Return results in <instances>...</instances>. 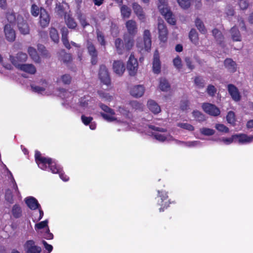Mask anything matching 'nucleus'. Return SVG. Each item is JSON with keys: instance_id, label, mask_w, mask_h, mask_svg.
<instances>
[{"instance_id": "f257e3e1", "label": "nucleus", "mask_w": 253, "mask_h": 253, "mask_svg": "<svg viewBox=\"0 0 253 253\" xmlns=\"http://www.w3.org/2000/svg\"><path fill=\"white\" fill-rule=\"evenodd\" d=\"M158 9L162 15L164 16L167 22L172 25L176 24L174 15L169 8L167 0H158Z\"/></svg>"}, {"instance_id": "f03ea898", "label": "nucleus", "mask_w": 253, "mask_h": 253, "mask_svg": "<svg viewBox=\"0 0 253 253\" xmlns=\"http://www.w3.org/2000/svg\"><path fill=\"white\" fill-rule=\"evenodd\" d=\"M152 45L151 34L149 30H145L143 33V41H137L136 46L140 51L149 52Z\"/></svg>"}, {"instance_id": "7ed1b4c3", "label": "nucleus", "mask_w": 253, "mask_h": 253, "mask_svg": "<svg viewBox=\"0 0 253 253\" xmlns=\"http://www.w3.org/2000/svg\"><path fill=\"white\" fill-rule=\"evenodd\" d=\"M156 199L158 205L160 206L159 208L160 212L164 211L171 203L169 199L168 192L164 190L158 191V196Z\"/></svg>"}, {"instance_id": "20e7f679", "label": "nucleus", "mask_w": 253, "mask_h": 253, "mask_svg": "<svg viewBox=\"0 0 253 253\" xmlns=\"http://www.w3.org/2000/svg\"><path fill=\"white\" fill-rule=\"evenodd\" d=\"M35 159L38 167L42 170H47L49 165L53 164V159L49 157H45L38 150H36L35 153Z\"/></svg>"}, {"instance_id": "39448f33", "label": "nucleus", "mask_w": 253, "mask_h": 253, "mask_svg": "<svg viewBox=\"0 0 253 253\" xmlns=\"http://www.w3.org/2000/svg\"><path fill=\"white\" fill-rule=\"evenodd\" d=\"M99 106L106 113H100L101 117L105 120L109 122H112L117 120V118L114 116L115 112L113 109L102 103H100Z\"/></svg>"}, {"instance_id": "423d86ee", "label": "nucleus", "mask_w": 253, "mask_h": 253, "mask_svg": "<svg viewBox=\"0 0 253 253\" xmlns=\"http://www.w3.org/2000/svg\"><path fill=\"white\" fill-rule=\"evenodd\" d=\"M99 106L106 113H100L101 117L105 120L109 122H112L117 120V118L114 116L115 112L113 109L102 103H100Z\"/></svg>"}, {"instance_id": "0eeeda50", "label": "nucleus", "mask_w": 253, "mask_h": 253, "mask_svg": "<svg viewBox=\"0 0 253 253\" xmlns=\"http://www.w3.org/2000/svg\"><path fill=\"white\" fill-rule=\"evenodd\" d=\"M158 38L160 44L166 43L168 41V30L163 20H159L158 24Z\"/></svg>"}, {"instance_id": "6e6552de", "label": "nucleus", "mask_w": 253, "mask_h": 253, "mask_svg": "<svg viewBox=\"0 0 253 253\" xmlns=\"http://www.w3.org/2000/svg\"><path fill=\"white\" fill-rule=\"evenodd\" d=\"M138 63L136 58L133 54H131L126 64V69L131 76H134L138 70Z\"/></svg>"}, {"instance_id": "1a4fd4ad", "label": "nucleus", "mask_w": 253, "mask_h": 253, "mask_svg": "<svg viewBox=\"0 0 253 253\" xmlns=\"http://www.w3.org/2000/svg\"><path fill=\"white\" fill-rule=\"evenodd\" d=\"M27 55L22 52H18L15 56L13 55L9 56V59L12 64L17 68L23 64L27 59Z\"/></svg>"}, {"instance_id": "9d476101", "label": "nucleus", "mask_w": 253, "mask_h": 253, "mask_svg": "<svg viewBox=\"0 0 253 253\" xmlns=\"http://www.w3.org/2000/svg\"><path fill=\"white\" fill-rule=\"evenodd\" d=\"M86 48L88 53L91 56V63L92 65H96L98 61V52L94 44L90 41L86 42Z\"/></svg>"}, {"instance_id": "9b49d317", "label": "nucleus", "mask_w": 253, "mask_h": 253, "mask_svg": "<svg viewBox=\"0 0 253 253\" xmlns=\"http://www.w3.org/2000/svg\"><path fill=\"white\" fill-rule=\"evenodd\" d=\"M23 247L26 253H41L42 252V248L36 245L33 240H27Z\"/></svg>"}, {"instance_id": "f8f14e48", "label": "nucleus", "mask_w": 253, "mask_h": 253, "mask_svg": "<svg viewBox=\"0 0 253 253\" xmlns=\"http://www.w3.org/2000/svg\"><path fill=\"white\" fill-rule=\"evenodd\" d=\"M98 76L99 78L102 83L107 85L110 84V77L108 69L105 65H101L100 66Z\"/></svg>"}, {"instance_id": "ddd939ff", "label": "nucleus", "mask_w": 253, "mask_h": 253, "mask_svg": "<svg viewBox=\"0 0 253 253\" xmlns=\"http://www.w3.org/2000/svg\"><path fill=\"white\" fill-rule=\"evenodd\" d=\"M202 107L207 114L211 116H217L220 114L219 109L214 104L209 103H204L202 105Z\"/></svg>"}, {"instance_id": "4468645a", "label": "nucleus", "mask_w": 253, "mask_h": 253, "mask_svg": "<svg viewBox=\"0 0 253 253\" xmlns=\"http://www.w3.org/2000/svg\"><path fill=\"white\" fill-rule=\"evenodd\" d=\"M152 70L154 73L156 74H159L161 71V62L160 59L159 52L157 49L154 52Z\"/></svg>"}, {"instance_id": "2eb2a0df", "label": "nucleus", "mask_w": 253, "mask_h": 253, "mask_svg": "<svg viewBox=\"0 0 253 253\" xmlns=\"http://www.w3.org/2000/svg\"><path fill=\"white\" fill-rule=\"evenodd\" d=\"M227 90L232 99L235 101H239L241 99V95L238 88L233 84L227 85Z\"/></svg>"}, {"instance_id": "dca6fc26", "label": "nucleus", "mask_w": 253, "mask_h": 253, "mask_svg": "<svg viewBox=\"0 0 253 253\" xmlns=\"http://www.w3.org/2000/svg\"><path fill=\"white\" fill-rule=\"evenodd\" d=\"M17 27L20 33L23 35L29 34L30 28L27 23L23 19L22 17L18 16Z\"/></svg>"}, {"instance_id": "f3484780", "label": "nucleus", "mask_w": 253, "mask_h": 253, "mask_svg": "<svg viewBox=\"0 0 253 253\" xmlns=\"http://www.w3.org/2000/svg\"><path fill=\"white\" fill-rule=\"evenodd\" d=\"M50 22V17L45 9H40V16L39 23L41 27L45 28L48 26Z\"/></svg>"}, {"instance_id": "a211bd4d", "label": "nucleus", "mask_w": 253, "mask_h": 253, "mask_svg": "<svg viewBox=\"0 0 253 253\" xmlns=\"http://www.w3.org/2000/svg\"><path fill=\"white\" fill-rule=\"evenodd\" d=\"M4 32L6 40L9 42H13L16 38V34L14 30L10 24H6L4 27Z\"/></svg>"}, {"instance_id": "6ab92c4d", "label": "nucleus", "mask_w": 253, "mask_h": 253, "mask_svg": "<svg viewBox=\"0 0 253 253\" xmlns=\"http://www.w3.org/2000/svg\"><path fill=\"white\" fill-rule=\"evenodd\" d=\"M125 25L129 36L134 37L138 31L136 22L133 20H129L126 22Z\"/></svg>"}, {"instance_id": "aec40b11", "label": "nucleus", "mask_w": 253, "mask_h": 253, "mask_svg": "<svg viewBox=\"0 0 253 253\" xmlns=\"http://www.w3.org/2000/svg\"><path fill=\"white\" fill-rule=\"evenodd\" d=\"M132 7L134 13L137 16L138 19L142 22H144L145 15L142 7L137 2H133Z\"/></svg>"}, {"instance_id": "412c9836", "label": "nucleus", "mask_w": 253, "mask_h": 253, "mask_svg": "<svg viewBox=\"0 0 253 253\" xmlns=\"http://www.w3.org/2000/svg\"><path fill=\"white\" fill-rule=\"evenodd\" d=\"M235 137L236 142H238L240 144L249 143L253 141V136H248L244 133H239L234 134Z\"/></svg>"}, {"instance_id": "4be33fe9", "label": "nucleus", "mask_w": 253, "mask_h": 253, "mask_svg": "<svg viewBox=\"0 0 253 253\" xmlns=\"http://www.w3.org/2000/svg\"><path fill=\"white\" fill-rule=\"evenodd\" d=\"M113 69L114 72L119 76H122L125 71L124 64L121 60H115L114 61Z\"/></svg>"}, {"instance_id": "5701e85b", "label": "nucleus", "mask_w": 253, "mask_h": 253, "mask_svg": "<svg viewBox=\"0 0 253 253\" xmlns=\"http://www.w3.org/2000/svg\"><path fill=\"white\" fill-rule=\"evenodd\" d=\"M145 91L144 87L142 85H137L134 86L130 90V94L132 96L138 98L141 97Z\"/></svg>"}, {"instance_id": "b1692460", "label": "nucleus", "mask_w": 253, "mask_h": 253, "mask_svg": "<svg viewBox=\"0 0 253 253\" xmlns=\"http://www.w3.org/2000/svg\"><path fill=\"white\" fill-rule=\"evenodd\" d=\"M25 203L32 210H35L40 208V204L38 200L33 197H29L25 199Z\"/></svg>"}, {"instance_id": "393cba45", "label": "nucleus", "mask_w": 253, "mask_h": 253, "mask_svg": "<svg viewBox=\"0 0 253 253\" xmlns=\"http://www.w3.org/2000/svg\"><path fill=\"white\" fill-rule=\"evenodd\" d=\"M224 65L230 73H235L237 70L236 63L231 58H226L224 61Z\"/></svg>"}, {"instance_id": "a878e982", "label": "nucleus", "mask_w": 253, "mask_h": 253, "mask_svg": "<svg viewBox=\"0 0 253 253\" xmlns=\"http://www.w3.org/2000/svg\"><path fill=\"white\" fill-rule=\"evenodd\" d=\"M61 40L63 42V44L65 46L66 48L68 49H70L71 48L70 43L68 39V30L65 27H63L61 29Z\"/></svg>"}, {"instance_id": "bb28decb", "label": "nucleus", "mask_w": 253, "mask_h": 253, "mask_svg": "<svg viewBox=\"0 0 253 253\" xmlns=\"http://www.w3.org/2000/svg\"><path fill=\"white\" fill-rule=\"evenodd\" d=\"M115 48L119 55L123 54L126 51L123 41L121 38H117L114 42Z\"/></svg>"}, {"instance_id": "cd10ccee", "label": "nucleus", "mask_w": 253, "mask_h": 253, "mask_svg": "<svg viewBox=\"0 0 253 253\" xmlns=\"http://www.w3.org/2000/svg\"><path fill=\"white\" fill-rule=\"evenodd\" d=\"M18 69L32 75L35 74L36 72V68L33 64H23L20 66Z\"/></svg>"}, {"instance_id": "c85d7f7f", "label": "nucleus", "mask_w": 253, "mask_h": 253, "mask_svg": "<svg viewBox=\"0 0 253 253\" xmlns=\"http://www.w3.org/2000/svg\"><path fill=\"white\" fill-rule=\"evenodd\" d=\"M147 106L149 110L154 114H157L161 112L160 106L154 100H148Z\"/></svg>"}, {"instance_id": "c756f323", "label": "nucleus", "mask_w": 253, "mask_h": 253, "mask_svg": "<svg viewBox=\"0 0 253 253\" xmlns=\"http://www.w3.org/2000/svg\"><path fill=\"white\" fill-rule=\"evenodd\" d=\"M231 38L233 41L235 42H240L242 40L241 35L240 31L236 26H233L230 31Z\"/></svg>"}, {"instance_id": "7c9ffc66", "label": "nucleus", "mask_w": 253, "mask_h": 253, "mask_svg": "<svg viewBox=\"0 0 253 253\" xmlns=\"http://www.w3.org/2000/svg\"><path fill=\"white\" fill-rule=\"evenodd\" d=\"M28 52L31 58L36 63H40L41 59L35 48L33 47H29Z\"/></svg>"}, {"instance_id": "2f4dec72", "label": "nucleus", "mask_w": 253, "mask_h": 253, "mask_svg": "<svg viewBox=\"0 0 253 253\" xmlns=\"http://www.w3.org/2000/svg\"><path fill=\"white\" fill-rule=\"evenodd\" d=\"M96 39L100 44L103 46L105 49L107 42L105 40V36L104 33L99 30H96Z\"/></svg>"}, {"instance_id": "473e14b6", "label": "nucleus", "mask_w": 253, "mask_h": 253, "mask_svg": "<svg viewBox=\"0 0 253 253\" xmlns=\"http://www.w3.org/2000/svg\"><path fill=\"white\" fill-rule=\"evenodd\" d=\"M121 16L123 18H128L131 13V9L126 5H122L120 8Z\"/></svg>"}, {"instance_id": "72a5a7b5", "label": "nucleus", "mask_w": 253, "mask_h": 253, "mask_svg": "<svg viewBox=\"0 0 253 253\" xmlns=\"http://www.w3.org/2000/svg\"><path fill=\"white\" fill-rule=\"evenodd\" d=\"M65 23L67 27L70 29H75L77 26V24L74 19L70 15H65Z\"/></svg>"}, {"instance_id": "f704fd0d", "label": "nucleus", "mask_w": 253, "mask_h": 253, "mask_svg": "<svg viewBox=\"0 0 253 253\" xmlns=\"http://www.w3.org/2000/svg\"><path fill=\"white\" fill-rule=\"evenodd\" d=\"M134 37L129 36L128 37H124L125 47L126 51H129L133 46L134 44Z\"/></svg>"}, {"instance_id": "c9c22d12", "label": "nucleus", "mask_w": 253, "mask_h": 253, "mask_svg": "<svg viewBox=\"0 0 253 253\" xmlns=\"http://www.w3.org/2000/svg\"><path fill=\"white\" fill-rule=\"evenodd\" d=\"M189 37L191 42L195 45L199 43V37L198 33L194 29H192L189 32Z\"/></svg>"}, {"instance_id": "e433bc0d", "label": "nucleus", "mask_w": 253, "mask_h": 253, "mask_svg": "<svg viewBox=\"0 0 253 253\" xmlns=\"http://www.w3.org/2000/svg\"><path fill=\"white\" fill-rule=\"evenodd\" d=\"M212 33L216 41L218 42L219 44H221L224 39V37L222 33L217 29L214 28L212 30Z\"/></svg>"}, {"instance_id": "4c0bfd02", "label": "nucleus", "mask_w": 253, "mask_h": 253, "mask_svg": "<svg viewBox=\"0 0 253 253\" xmlns=\"http://www.w3.org/2000/svg\"><path fill=\"white\" fill-rule=\"evenodd\" d=\"M5 16L9 23L11 24L15 23L16 20V14L12 10H8L6 13Z\"/></svg>"}, {"instance_id": "58836bf2", "label": "nucleus", "mask_w": 253, "mask_h": 253, "mask_svg": "<svg viewBox=\"0 0 253 253\" xmlns=\"http://www.w3.org/2000/svg\"><path fill=\"white\" fill-rule=\"evenodd\" d=\"M195 26L198 30L203 34L207 33V30L205 27L203 21L199 18H197L195 20Z\"/></svg>"}, {"instance_id": "ea45409f", "label": "nucleus", "mask_w": 253, "mask_h": 253, "mask_svg": "<svg viewBox=\"0 0 253 253\" xmlns=\"http://www.w3.org/2000/svg\"><path fill=\"white\" fill-rule=\"evenodd\" d=\"M170 85L168 81L165 78L160 80L159 87L162 91H167L170 88Z\"/></svg>"}, {"instance_id": "a19ab883", "label": "nucleus", "mask_w": 253, "mask_h": 253, "mask_svg": "<svg viewBox=\"0 0 253 253\" xmlns=\"http://www.w3.org/2000/svg\"><path fill=\"white\" fill-rule=\"evenodd\" d=\"M11 212L13 217L15 218H18L20 217L22 215L21 208L17 204H15L13 206Z\"/></svg>"}, {"instance_id": "79ce46f5", "label": "nucleus", "mask_w": 253, "mask_h": 253, "mask_svg": "<svg viewBox=\"0 0 253 253\" xmlns=\"http://www.w3.org/2000/svg\"><path fill=\"white\" fill-rule=\"evenodd\" d=\"M53 164L52 165H49L47 167V169H49L53 173H58L60 172L62 168L58 165L56 164L54 160H52Z\"/></svg>"}, {"instance_id": "37998d69", "label": "nucleus", "mask_w": 253, "mask_h": 253, "mask_svg": "<svg viewBox=\"0 0 253 253\" xmlns=\"http://www.w3.org/2000/svg\"><path fill=\"white\" fill-rule=\"evenodd\" d=\"M49 35L51 40L56 43L58 42L59 37L57 30L55 28H51L49 31Z\"/></svg>"}, {"instance_id": "c03bdc74", "label": "nucleus", "mask_w": 253, "mask_h": 253, "mask_svg": "<svg viewBox=\"0 0 253 253\" xmlns=\"http://www.w3.org/2000/svg\"><path fill=\"white\" fill-rule=\"evenodd\" d=\"M192 115L194 119L199 122H204L206 120L205 115L199 111L194 110Z\"/></svg>"}, {"instance_id": "a18cd8bd", "label": "nucleus", "mask_w": 253, "mask_h": 253, "mask_svg": "<svg viewBox=\"0 0 253 253\" xmlns=\"http://www.w3.org/2000/svg\"><path fill=\"white\" fill-rule=\"evenodd\" d=\"M38 50L40 53L41 55L44 58H49L50 54L48 50H46L45 47L42 44L38 45Z\"/></svg>"}, {"instance_id": "49530a36", "label": "nucleus", "mask_w": 253, "mask_h": 253, "mask_svg": "<svg viewBox=\"0 0 253 253\" xmlns=\"http://www.w3.org/2000/svg\"><path fill=\"white\" fill-rule=\"evenodd\" d=\"M226 120L229 124L235 126L236 122L235 114L234 112L229 111L226 116Z\"/></svg>"}, {"instance_id": "de8ad7c7", "label": "nucleus", "mask_w": 253, "mask_h": 253, "mask_svg": "<svg viewBox=\"0 0 253 253\" xmlns=\"http://www.w3.org/2000/svg\"><path fill=\"white\" fill-rule=\"evenodd\" d=\"M200 132L205 136H211L214 134L215 130L209 128L203 127L200 129Z\"/></svg>"}, {"instance_id": "09e8293b", "label": "nucleus", "mask_w": 253, "mask_h": 253, "mask_svg": "<svg viewBox=\"0 0 253 253\" xmlns=\"http://www.w3.org/2000/svg\"><path fill=\"white\" fill-rule=\"evenodd\" d=\"M98 93L99 95V97L104 99L106 101H111L112 100V96L110 95L109 93L105 92L103 91H98Z\"/></svg>"}, {"instance_id": "8fccbe9b", "label": "nucleus", "mask_w": 253, "mask_h": 253, "mask_svg": "<svg viewBox=\"0 0 253 253\" xmlns=\"http://www.w3.org/2000/svg\"><path fill=\"white\" fill-rule=\"evenodd\" d=\"M217 89L212 84H209L207 88V92L210 96L213 97L216 93Z\"/></svg>"}, {"instance_id": "3c124183", "label": "nucleus", "mask_w": 253, "mask_h": 253, "mask_svg": "<svg viewBox=\"0 0 253 253\" xmlns=\"http://www.w3.org/2000/svg\"><path fill=\"white\" fill-rule=\"evenodd\" d=\"M189 101L187 98L182 99L180 102V109L182 111L186 110L189 108Z\"/></svg>"}, {"instance_id": "603ef678", "label": "nucleus", "mask_w": 253, "mask_h": 253, "mask_svg": "<svg viewBox=\"0 0 253 253\" xmlns=\"http://www.w3.org/2000/svg\"><path fill=\"white\" fill-rule=\"evenodd\" d=\"M118 111L121 115L124 116L125 118H130V113L129 111L126 109L125 108L119 107L118 108Z\"/></svg>"}, {"instance_id": "864d4df0", "label": "nucleus", "mask_w": 253, "mask_h": 253, "mask_svg": "<svg viewBox=\"0 0 253 253\" xmlns=\"http://www.w3.org/2000/svg\"><path fill=\"white\" fill-rule=\"evenodd\" d=\"M194 83L199 88H203L205 86L204 80L200 76H197L195 78Z\"/></svg>"}, {"instance_id": "5fc2aeb1", "label": "nucleus", "mask_w": 253, "mask_h": 253, "mask_svg": "<svg viewBox=\"0 0 253 253\" xmlns=\"http://www.w3.org/2000/svg\"><path fill=\"white\" fill-rule=\"evenodd\" d=\"M173 64L177 69L179 70L182 68V65L181 59L178 55L173 59Z\"/></svg>"}, {"instance_id": "6e6d98bb", "label": "nucleus", "mask_w": 253, "mask_h": 253, "mask_svg": "<svg viewBox=\"0 0 253 253\" xmlns=\"http://www.w3.org/2000/svg\"><path fill=\"white\" fill-rule=\"evenodd\" d=\"M5 199L9 204H12L14 202L12 192L9 189L6 191L5 194Z\"/></svg>"}, {"instance_id": "4d7b16f0", "label": "nucleus", "mask_w": 253, "mask_h": 253, "mask_svg": "<svg viewBox=\"0 0 253 253\" xmlns=\"http://www.w3.org/2000/svg\"><path fill=\"white\" fill-rule=\"evenodd\" d=\"M215 128L220 132L228 133L229 129L226 126L221 124H217L215 126Z\"/></svg>"}, {"instance_id": "13d9d810", "label": "nucleus", "mask_w": 253, "mask_h": 253, "mask_svg": "<svg viewBox=\"0 0 253 253\" xmlns=\"http://www.w3.org/2000/svg\"><path fill=\"white\" fill-rule=\"evenodd\" d=\"M177 126L182 128L188 130L189 131H193L194 130V127L188 123H178Z\"/></svg>"}, {"instance_id": "bf43d9fd", "label": "nucleus", "mask_w": 253, "mask_h": 253, "mask_svg": "<svg viewBox=\"0 0 253 253\" xmlns=\"http://www.w3.org/2000/svg\"><path fill=\"white\" fill-rule=\"evenodd\" d=\"M179 5L184 9H187L190 6V0H177Z\"/></svg>"}, {"instance_id": "052dcab7", "label": "nucleus", "mask_w": 253, "mask_h": 253, "mask_svg": "<svg viewBox=\"0 0 253 253\" xmlns=\"http://www.w3.org/2000/svg\"><path fill=\"white\" fill-rule=\"evenodd\" d=\"M184 61L187 68L191 71H192L195 68V66L193 63L191 58L189 57H185Z\"/></svg>"}, {"instance_id": "680f3d73", "label": "nucleus", "mask_w": 253, "mask_h": 253, "mask_svg": "<svg viewBox=\"0 0 253 253\" xmlns=\"http://www.w3.org/2000/svg\"><path fill=\"white\" fill-rule=\"evenodd\" d=\"M31 12L33 16L37 17L40 13V10L36 4H33L31 6Z\"/></svg>"}, {"instance_id": "e2e57ef3", "label": "nucleus", "mask_w": 253, "mask_h": 253, "mask_svg": "<svg viewBox=\"0 0 253 253\" xmlns=\"http://www.w3.org/2000/svg\"><path fill=\"white\" fill-rule=\"evenodd\" d=\"M152 135L155 139L161 142H164L167 139V137L165 135L161 134L153 133Z\"/></svg>"}, {"instance_id": "0e129e2a", "label": "nucleus", "mask_w": 253, "mask_h": 253, "mask_svg": "<svg viewBox=\"0 0 253 253\" xmlns=\"http://www.w3.org/2000/svg\"><path fill=\"white\" fill-rule=\"evenodd\" d=\"M48 221L47 220H45L44 221H41L38 223L36 224L35 225V229H42L47 226Z\"/></svg>"}, {"instance_id": "69168bd1", "label": "nucleus", "mask_w": 253, "mask_h": 253, "mask_svg": "<svg viewBox=\"0 0 253 253\" xmlns=\"http://www.w3.org/2000/svg\"><path fill=\"white\" fill-rule=\"evenodd\" d=\"M61 79L64 84H69L71 82L72 78L69 75L65 74L62 76Z\"/></svg>"}, {"instance_id": "338daca9", "label": "nucleus", "mask_w": 253, "mask_h": 253, "mask_svg": "<svg viewBox=\"0 0 253 253\" xmlns=\"http://www.w3.org/2000/svg\"><path fill=\"white\" fill-rule=\"evenodd\" d=\"M56 12L57 13L61 16H62L63 15H66L65 9L62 5H61L60 4H58L56 7Z\"/></svg>"}, {"instance_id": "774afa93", "label": "nucleus", "mask_w": 253, "mask_h": 253, "mask_svg": "<svg viewBox=\"0 0 253 253\" xmlns=\"http://www.w3.org/2000/svg\"><path fill=\"white\" fill-rule=\"evenodd\" d=\"M81 119L84 124L85 126H87L91 123L93 118L91 117H86L84 115H82Z\"/></svg>"}]
</instances>
